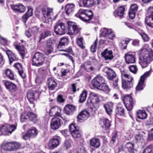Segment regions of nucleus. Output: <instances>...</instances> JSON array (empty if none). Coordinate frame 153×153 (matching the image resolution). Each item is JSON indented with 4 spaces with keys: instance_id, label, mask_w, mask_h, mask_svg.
Returning <instances> with one entry per match:
<instances>
[{
    "instance_id": "obj_47",
    "label": "nucleus",
    "mask_w": 153,
    "mask_h": 153,
    "mask_svg": "<svg viewBox=\"0 0 153 153\" xmlns=\"http://www.w3.org/2000/svg\"><path fill=\"white\" fill-rule=\"evenodd\" d=\"M87 96V92L85 90L83 91L79 96V102L82 103L84 102Z\"/></svg>"
},
{
    "instance_id": "obj_6",
    "label": "nucleus",
    "mask_w": 153,
    "mask_h": 153,
    "mask_svg": "<svg viewBox=\"0 0 153 153\" xmlns=\"http://www.w3.org/2000/svg\"><path fill=\"white\" fill-rule=\"evenodd\" d=\"M42 11L44 18L43 19L44 22L45 23H48L49 22L55 20L57 17V15L53 16L52 9L43 7Z\"/></svg>"
},
{
    "instance_id": "obj_52",
    "label": "nucleus",
    "mask_w": 153,
    "mask_h": 153,
    "mask_svg": "<svg viewBox=\"0 0 153 153\" xmlns=\"http://www.w3.org/2000/svg\"><path fill=\"white\" fill-rule=\"evenodd\" d=\"M83 39L81 37L79 36L77 39L76 42L79 46L82 49L85 48V46L83 45Z\"/></svg>"
},
{
    "instance_id": "obj_19",
    "label": "nucleus",
    "mask_w": 153,
    "mask_h": 153,
    "mask_svg": "<svg viewBox=\"0 0 153 153\" xmlns=\"http://www.w3.org/2000/svg\"><path fill=\"white\" fill-rule=\"evenodd\" d=\"M90 113L87 110H84L81 111L79 114L77 119L79 121L82 122L87 119L90 116Z\"/></svg>"
},
{
    "instance_id": "obj_51",
    "label": "nucleus",
    "mask_w": 153,
    "mask_h": 153,
    "mask_svg": "<svg viewBox=\"0 0 153 153\" xmlns=\"http://www.w3.org/2000/svg\"><path fill=\"white\" fill-rule=\"evenodd\" d=\"M17 124L15 125H9L7 124V128L8 130V132L11 133L12 132L14 131L16 128Z\"/></svg>"
},
{
    "instance_id": "obj_18",
    "label": "nucleus",
    "mask_w": 153,
    "mask_h": 153,
    "mask_svg": "<svg viewBox=\"0 0 153 153\" xmlns=\"http://www.w3.org/2000/svg\"><path fill=\"white\" fill-rule=\"evenodd\" d=\"M38 134V131L35 128L30 129L23 136V138L26 140L30 138H34Z\"/></svg>"
},
{
    "instance_id": "obj_17",
    "label": "nucleus",
    "mask_w": 153,
    "mask_h": 153,
    "mask_svg": "<svg viewBox=\"0 0 153 153\" xmlns=\"http://www.w3.org/2000/svg\"><path fill=\"white\" fill-rule=\"evenodd\" d=\"M103 71L106 74L107 78L110 80H113L116 77V74L114 71L108 67H105Z\"/></svg>"
},
{
    "instance_id": "obj_48",
    "label": "nucleus",
    "mask_w": 153,
    "mask_h": 153,
    "mask_svg": "<svg viewBox=\"0 0 153 153\" xmlns=\"http://www.w3.org/2000/svg\"><path fill=\"white\" fill-rule=\"evenodd\" d=\"M51 35V32L50 30H47L45 31L44 33H42L39 36V41L43 39L50 36Z\"/></svg>"
},
{
    "instance_id": "obj_31",
    "label": "nucleus",
    "mask_w": 153,
    "mask_h": 153,
    "mask_svg": "<svg viewBox=\"0 0 153 153\" xmlns=\"http://www.w3.org/2000/svg\"><path fill=\"white\" fill-rule=\"evenodd\" d=\"M4 74L8 78L11 80H15L16 78V76L13 71L10 69L7 68L4 70Z\"/></svg>"
},
{
    "instance_id": "obj_38",
    "label": "nucleus",
    "mask_w": 153,
    "mask_h": 153,
    "mask_svg": "<svg viewBox=\"0 0 153 153\" xmlns=\"http://www.w3.org/2000/svg\"><path fill=\"white\" fill-rule=\"evenodd\" d=\"M116 113L117 115L124 116L125 113L123 107L120 105H118L116 109Z\"/></svg>"
},
{
    "instance_id": "obj_62",
    "label": "nucleus",
    "mask_w": 153,
    "mask_h": 153,
    "mask_svg": "<svg viewBox=\"0 0 153 153\" xmlns=\"http://www.w3.org/2000/svg\"><path fill=\"white\" fill-rule=\"evenodd\" d=\"M71 146L70 141L68 140H65L64 142L63 146L65 147L66 149H67L71 147Z\"/></svg>"
},
{
    "instance_id": "obj_44",
    "label": "nucleus",
    "mask_w": 153,
    "mask_h": 153,
    "mask_svg": "<svg viewBox=\"0 0 153 153\" xmlns=\"http://www.w3.org/2000/svg\"><path fill=\"white\" fill-rule=\"evenodd\" d=\"M27 117H28V120L33 121L34 123H35L37 120V115L31 112H27Z\"/></svg>"
},
{
    "instance_id": "obj_32",
    "label": "nucleus",
    "mask_w": 153,
    "mask_h": 153,
    "mask_svg": "<svg viewBox=\"0 0 153 153\" xmlns=\"http://www.w3.org/2000/svg\"><path fill=\"white\" fill-rule=\"evenodd\" d=\"M125 10V8L123 7L120 6L114 12V14L115 17L118 16L121 19L124 15Z\"/></svg>"
},
{
    "instance_id": "obj_24",
    "label": "nucleus",
    "mask_w": 153,
    "mask_h": 153,
    "mask_svg": "<svg viewBox=\"0 0 153 153\" xmlns=\"http://www.w3.org/2000/svg\"><path fill=\"white\" fill-rule=\"evenodd\" d=\"M48 88L51 91L54 90L57 86L56 80L51 78H48L47 80Z\"/></svg>"
},
{
    "instance_id": "obj_50",
    "label": "nucleus",
    "mask_w": 153,
    "mask_h": 153,
    "mask_svg": "<svg viewBox=\"0 0 153 153\" xmlns=\"http://www.w3.org/2000/svg\"><path fill=\"white\" fill-rule=\"evenodd\" d=\"M102 122L105 130L108 129L111 126V122L108 119L106 118L103 119Z\"/></svg>"
},
{
    "instance_id": "obj_34",
    "label": "nucleus",
    "mask_w": 153,
    "mask_h": 153,
    "mask_svg": "<svg viewBox=\"0 0 153 153\" xmlns=\"http://www.w3.org/2000/svg\"><path fill=\"white\" fill-rule=\"evenodd\" d=\"M114 104L111 102H109L105 104L104 107L106 113L109 116H111L113 111V108Z\"/></svg>"
},
{
    "instance_id": "obj_41",
    "label": "nucleus",
    "mask_w": 153,
    "mask_h": 153,
    "mask_svg": "<svg viewBox=\"0 0 153 153\" xmlns=\"http://www.w3.org/2000/svg\"><path fill=\"white\" fill-rule=\"evenodd\" d=\"M134 144L133 143L128 142L125 145L126 148L130 153H134L136 150L134 149Z\"/></svg>"
},
{
    "instance_id": "obj_12",
    "label": "nucleus",
    "mask_w": 153,
    "mask_h": 153,
    "mask_svg": "<svg viewBox=\"0 0 153 153\" xmlns=\"http://www.w3.org/2000/svg\"><path fill=\"white\" fill-rule=\"evenodd\" d=\"M68 25V33L70 35H76L80 31V28L74 22L69 21L67 22Z\"/></svg>"
},
{
    "instance_id": "obj_33",
    "label": "nucleus",
    "mask_w": 153,
    "mask_h": 153,
    "mask_svg": "<svg viewBox=\"0 0 153 153\" xmlns=\"http://www.w3.org/2000/svg\"><path fill=\"white\" fill-rule=\"evenodd\" d=\"M15 48L17 50L20 55L23 58L25 54L27 53V50L25 46H24L16 45Z\"/></svg>"
},
{
    "instance_id": "obj_2",
    "label": "nucleus",
    "mask_w": 153,
    "mask_h": 153,
    "mask_svg": "<svg viewBox=\"0 0 153 153\" xmlns=\"http://www.w3.org/2000/svg\"><path fill=\"white\" fill-rule=\"evenodd\" d=\"M91 84L94 87L104 91L107 94L110 91V88L105 83V80L102 76H98L95 77L92 80Z\"/></svg>"
},
{
    "instance_id": "obj_57",
    "label": "nucleus",
    "mask_w": 153,
    "mask_h": 153,
    "mask_svg": "<svg viewBox=\"0 0 153 153\" xmlns=\"http://www.w3.org/2000/svg\"><path fill=\"white\" fill-rule=\"evenodd\" d=\"M142 153H153V148L151 146H148L144 150Z\"/></svg>"
},
{
    "instance_id": "obj_7",
    "label": "nucleus",
    "mask_w": 153,
    "mask_h": 153,
    "mask_svg": "<svg viewBox=\"0 0 153 153\" xmlns=\"http://www.w3.org/2000/svg\"><path fill=\"white\" fill-rule=\"evenodd\" d=\"M121 99L126 109L129 111L130 116L132 118V115L131 111L133 107L134 102L132 98L129 95H126L122 97Z\"/></svg>"
},
{
    "instance_id": "obj_61",
    "label": "nucleus",
    "mask_w": 153,
    "mask_h": 153,
    "mask_svg": "<svg viewBox=\"0 0 153 153\" xmlns=\"http://www.w3.org/2000/svg\"><path fill=\"white\" fill-rule=\"evenodd\" d=\"M129 69L131 72L135 74L137 70V66L135 65H132L129 67Z\"/></svg>"
},
{
    "instance_id": "obj_45",
    "label": "nucleus",
    "mask_w": 153,
    "mask_h": 153,
    "mask_svg": "<svg viewBox=\"0 0 153 153\" xmlns=\"http://www.w3.org/2000/svg\"><path fill=\"white\" fill-rule=\"evenodd\" d=\"M7 126V124H4L1 126L0 125V136L7 134L8 131Z\"/></svg>"
},
{
    "instance_id": "obj_9",
    "label": "nucleus",
    "mask_w": 153,
    "mask_h": 153,
    "mask_svg": "<svg viewBox=\"0 0 153 153\" xmlns=\"http://www.w3.org/2000/svg\"><path fill=\"white\" fill-rule=\"evenodd\" d=\"M99 95L95 93H91L87 103L91 106H93L94 108L97 109L99 105Z\"/></svg>"
},
{
    "instance_id": "obj_29",
    "label": "nucleus",
    "mask_w": 153,
    "mask_h": 153,
    "mask_svg": "<svg viewBox=\"0 0 153 153\" xmlns=\"http://www.w3.org/2000/svg\"><path fill=\"white\" fill-rule=\"evenodd\" d=\"M111 51H108L107 49H106L104 51L102 52L101 55L105 60H111L114 57Z\"/></svg>"
},
{
    "instance_id": "obj_58",
    "label": "nucleus",
    "mask_w": 153,
    "mask_h": 153,
    "mask_svg": "<svg viewBox=\"0 0 153 153\" xmlns=\"http://www.w3.org/2000/svg\"><path fill=\"white\" fill-rule=\"evenodd\" d=\"M138 9L137 5L136 4H134L131 5L129 11L135 12L136 13Z\"/></svg>"
},
{
    "instance_id": "obj_60",
    "label": "nucleus",
    "mask_w": 153,
    "mask_h": 153,
    "mask_svg": "<svg viewBox=\"0 0 153 153\" xmlns=\"http://www.w3.org/2000/svg\"><path fill=\"white\" fill-rule=\"evenodd\" d=\"M98 5V7L101 9H104L106 7V4L105 2L104 1H100L99 4H97Z\"/></svg>"
},
{
    "instance_id": "obj_28",
    "label": "nucleus",
    "mask_w": 153,
    "mask_h": 153,
    "mask_svg": "<svg viewBox=\"0 0 153 153\" xmlns=\"http://www.w3.org/2000/svg\"><path fill=\"white\" fill-rule=\"evenodd\" d=\"M4 84L6 88L10 92H14L17 89V86L14 83L11 82L6 81Z\"/></svg>"
},
{
    "instance_id": "obj_56",
    "label": "nucleus",
    "mask_w": 153,
    "mask_h": 153,
    "mask_svg": "<svg viewBox=\"0 0 153 153\" xmlns=\"http://www.w3.org/2000/svg\"><path fill=\"white\" fill-rule=\"evenodd\" d=\"M45 79L44 77L42 76H37L35 79L36 83L37 84L41 83Z\"/></svg>"
},
{
    "instance_id": "obj_13",
    "label": "nucleus",
    "mask_w": 153,
    "mask_h": 153,
    "mask_svg": "<svg viewBox=\"0 0 153 153\" xmlns=\"http://www.w3.org/2000/svg\"><path fill=\"white\" fill-rule=\"evenodd\" d=\"M148 13L149 16L146 17L145 22L148 26L152 28L153 30V7H149Z\"/></svg>"
},
{
    "instance_id": "obj_20",
    "label": "nucleus",
    "mask_w": 153,
    "mask_h": 153,
    "mask_svg": "<svg viewBox=\"0 0 153 153\" xmlns=\"http://www.w3.org/2000/svg\"><path fill=\"white\" fill-rule=\"evenodd\" d=\"M61 109L57 106L52 107L50 110L49 114L51 116L60 117L61 115Z\"/></svg>"
},
{
    "instance_id": "obj_59",
    "label": "nucleus",
    "mask_w": 153,
    "mask_h": 153,
    "mask_svg": "<svg viewBox=\"0 0 153 153\" xmlns=\"http://www.w3.org/2000/svg\"><path fill=\"white\" fill-rule=\"evenodd\" d=\"M27 114L24 113L21 114L20 117L21 121L22 122H23L25 121L27 119H28V117H27Z\"/></svg>"
},
{
    "instance_id": "obj_30",
    "label": "nucleus",
    "mask_w": 153,
    "mask_h": 153,
    "mask_svg": "<svg viewBox=\"0 0 153 153\" xmlns=\"http://www.w3.org/2000/svg\"><path fill=\"white\" fill-rule=\"evenodd\" d=\"M1 150H3L6 151H13V143L8 142L6 143H4L1 146Z\"/></svg>"
},
{
    "instance_id": "obj_40",
    "label": "nucleus",
    "mask_w": 153,
    "mask_h": 153,
    "mask_svg": "<svg viewBox=\"0 0 153 153\" xmlns=\"http://www.w3.org/2000/svg\"><path fill=\"white\" fill-rule=\"evenodd\" d=\"M91 145L95 148H98L100 146V140L97 138H93L90 141Z\"/></svg>"
},
{
    "instance_id": "obj_14",
    "label": "nucleus",
    "mask_w": 153,
    "mask_h": 153,
    "mask_svg": "<svg viewBox=\"0 0 153 153\" xmlns=\"http://www.w3.org/2000/svg\"><path fill=\"white\" fill-rule=\"evenodd\" d=\"M61 141V138L59 136H55L50 140L48 146L50 149H54L59 145Z\"/></svg>"
},
{
    "instance_id": "obj_3",
    "label": "nucleus",
    "mask_w": 153,
    "mask_h": 153,
    "mask_svg": "<svg viewBox=\"0 0 153 153\" xmlns=\"http://www.w3.org/2000/svg\"><path fill=\"white\" fill-rule=\"evenodd\" d=\"M122 87L123 89H129L133 86V78L126 70L121 71Z\"/></svg>"
},
{
    "instance_id": "obj_21",
    "label": "nucleus",
    "mask_w": 153,
    "mask_h": 153,
    "mask_svg": "<svg viewBox=\"0 0 153 153\" xmlns=\"http://www.w3.org/2000/svg\"><path fill=\"white\" fill-rule=\"evenodd\" d=\"M11 8L15 12H19L20 13H23L26 10L25 6L21 3H19L15 5H12Z\"/></svg>"
},
{
    "instance_id": "obj_22",
    "label": "nucleus",
    "mask_w": 153,
    "mask_h": 153,
    "mask_svg": "<svg viewBox=\"0 0 153 153\" xmlns=\"http://www.w3.org/2000/svg\"><path fill=\"white\" fill-rule=\"evenodd\" d=\"M64 111L65 114L68 115L72 114L76 111V107L72 104H68L64 108Z\"/></svg>"
},
{
    "instance_id": "obj_54",
    "label": "nucleus",
    "mask_w": 153,
    "mask_h": 153,
    "mask_svg": "<svg viewBox=\"0 0 153 153\" xmlns=\"http://www.w3.org/2000/svg\"><path fill=\"white\" fill-rule=\"evenodd\" d=\"M117 137V133L115 132L112 135L111 139L110 141L109 145L110 146H113L114 145V144L115 141H116V139Z\"/></svg>"
},
{
    "instance_id": "obj_27",
    "label": "nucleus",
    "mask_w": 153,
    "mask_h": 153,
    "mask_svg": "<svg viewBox=\"0 0 153 153\" xmlns=\"http://www.w3.org/2000/svg\"><path fill=\"white\" fill-rule=\"evenodd\" d=\"M6 53L8 57L10 64H11L13 61H16L18 58L16 55L9 50L6 51Z\"/></svg>"
},
{
    "instance_id": "obj_39",
    "label": "nucleus",
    "mask_w": 153,
    "mask_h": 153,
    "mask_svg": "<svg viewBox=\"0 0 153 153\" xmlns=\"http://www.w3.org/2000/svg\"><path fill=\"white\" fill-rule=\"evenodd\" d=\"M10 119H15L17 117V110L13 108H11L8 111Z\"/></svg>"
},
{
    "instance_id": "obj_36",
    "label": "nucleus",
    "mask_w": 153,
    "mask_h": 153,
    "mask_svg": "<svg viewBox=\"0 0 153 153\" xmlns=\"http://www.w3.org/2000/svg\"><path fill=\"white\" fill-rule=\"evenodd\" d=\"M74 4H68L65 7V10L66 14L69 15L72 13L74 10Z\"/></svg>"
},
{
    "instance_id": "obj_63",
    "label": "nucleus",
    "mask_w": 153,
    "mask_h": 153,
    "mask_svg": "<svg viewBox=\"0 0 153 153\" xmlns=\"http://www.w3.org/2000/svg\"><path fill=\"white\" fill-rule=\"evenodd\" d=\"M25 36L28 38H30L32 36L33 34H32L30 28L28 30H25Z\"/></svg>"
},
{
    "instance_id": "obj_55",
    "label": "nucleus",
    "mask_w": 153,
    "mask_h": 153,
    "mask_svg": "<svg viewBox=\"0 0 153 153\" xmlns=\"http://www.w3.org/2000/svg\"><path fill=\"white\" fill-rule=\"evenodd\" d=\"M97 39L95 40L94 43L91 45L90 48V50L91 52H95L97 50Z\"/></svg>"
},
{
    "instance_id": "obj_42",
    "label": "nucleus",
    "mask_w": 153,
    "mask_h": 153,
    "mask_svg": "<svg viewBox=\"0 0 153 153\" xmlns=\"http://www.w3.org/2000/svg\"><path fill=\"white\" fill-rule=\"evenodd\" d=\"M130 39H127L126 40H122L119 44V46L122 50H125L126 49L127 45L129 42Z\"/></svg>"
},
{
    "instance_id": "obj_37",
    "label": "nucleus",
    "mask_w": 153,
    "mask_h": 153,
    "mask_svg": "<svg viewBox=\"0 0 153 153\" xmlns=\"http://www.w3.org/2000/svg\"><path fill=\"white\" fill-rule=\"evenodd\" d=\"M136 116L138 118L143 120L146 118L147 114L145 110H140L137 112Z\"/></svg>"
},
{
    "instance_id": "obj_64",
    "label": "nucleus",
    "mask_w": 153,
    "mask_h": 153,
    "mask_svg": "<svg viewBox=\"0 0 153 153\" xmlns=\"http://www.w3.org/2000/svg\"><path fill=\"white\" fill-rule=\"evenodd\" d=\"M132 45L135 46H140V40L137 39H133L132 41Z\"/></svg>"
},
{
    "instance_id": "obj_16",
    "label": "nucleus",
    "mask_w": 153,
    "mask_h": 153,
    "mask_svg": "<svg viewBox=\"0 0 153 153\" xmlns=\"http://www.w3.org/2000/svg\"><path fill=\"white\" fill-rule=\"evenodd\" d=\"M62 123L60 119L57 117H53L51 120V128L53 130H56L61 126Z\"/></svg>"
},
{
    "instance_id": "obj_4",
    "label": "nucleus",
    "mask_w": 153,
    "mask_h": 153,
    "mask_svg": "<svg viewBox=\"0 0 153 153\" xmlns=\"http://www.w3.org/2000/svg\"><path fill=\"white\" fill-rule=\"evenodd\" d=\"M100 37H104L106 39L105 40H100L99 43L100 44L101 42H105V41L108 42H109V39L113 40L115 37V33L112 31V29L103 28L101 29L100 30Z\"/></svg>"
},
{
    "instance_id": "obj_8",
    "label": "nucleus",
    "mask_w": 153,
    "mask_h": 153,
    "mask_svg": "<svg viewBox=\"0 0 153 153\" xmlns=\"http://www.w3.org/2000/svg\"><path fill=\"white\" fill-rule=\"evenodd\" d=\"M45 59L43 54L39 52H36L33 57L32 65L37 67L41 66L44 63Z\"/></svg>"
},
{
    "instance_id": "obj_5",
    "label": "nucleus",
    "mask_w": 153,
    "mask_h": 153,
    "mask_svg": "<svg viewBox=\"0 0 153 153\" xmlns=\"http://www.w3.org/2000/svg\"><path fill=\"white\" fill-rule=\"evenodd\" d=\"M93 15L92 11L81 9L75 14V16L84 22H87L92 19Z\"/></svg>"
},
{
    "instance_id": "obj_1",
    "label": "nucleus",
    "mask_w": 153,
    "mask_h": 153,
    "mask_svg": "<svg viewBox=\"0 0 153 153\" xmlns=\"http://www.w3.org/2000/svg\"><path fill=\"white\" fill-rule=\"evenodd\" d=\"M145 44L138 52L139 55L138 63L143 68L146 67L153 60V51Z\"/></svg>"
},
{
    "instance_id": "obj_43",
    "label": "nucleus",
    "mask_w": 153,
    "mask_h": 153,
    "mask_svg": "<svg viewBox=\"0 0 153 153\" xmlns=\"http://www.w3.org/2000/svg\"><path fill=\"white\" fill-rule=\"evenodd\" d=\"M82 3L83 7H91L95 4L94 0H83Z\"/></svg>"
},
{
    "instance_id": "obj_46",
    "label": "nucleus",
    "mask_w": 153,
    "mask_h": 153,
    "mask_svg": "<svg viewBox=\"0 0 153 153\" xmlns=\"http://www.w3.org/2000/svg\"><path fill=\"white\" fill-rule=\"evenodd\" d=\"M27 97L30 103H33L35 98L34 93L32 92L31 91H28L27 94Z\"/></svg>"
},
{
    "instance_id": "obj_49",
    "label": "nucleus",
    "mask_w": 153,
    "mask_h": 153,
    "mask_svg": "<svg viewBox=\"0 0 153 153\" xmlns=\"http://www.w3.org/2000/svg\"><path fill=\"white\" fill-rule=\"evenodd\" d=\"M52 43L51 42H48L47 45V47L45 50V54L46 55H48L53 51V48L52 46Z\"/></svg>"
},
{
    "instance_id": "obj_10",
    "label": "nucleus",
    "mask_w": 153,
    "mask_h": 153,
    "mask_svg": "<svg viewBox=\"0 0 153 153\" xmlns=\"http://www.w3.org/2000/svg\"><path fill=\"white\" fill-rule=\"evenodd\" d=\"M152 73L151 70H149L144 73V74L140 77L138 84L136 88L137 91H139L143 89L145 87L144 82L147 77L149 76Z\"/></svg>"
},
{
    "instance_id": "obj_26",
    "label": "nucleus",
    "mask_w": 153,
    "mask_h": 153,
    "mask_svg": "<svg viewBox=\"0 0 153 153\" xmlns=\"http://www.w3.org/2000/svg\"><path fill=\"white\" fill-rule=\"evenodd\" d=\"M135 57L134 53H127L125 54V58L126 63L128 64L134 63L135 61Z\"/></svg>"
},
{
    "instance_id": "obj_53",
    "label": "nucleus",
    "mask_w": 153,
    "mask_h": 153,
    "mask_svg": "<svg viewBox=\"0 0 153 153\" xmlns=\"http://www.w3.org/2000/svg\"><path fill=\"white\" fill-rule=\"evenodd\" d=\"M32 34L34 36L36 35L39 32L40 28L36 26L30 28Z\"/></svg>"
},
{
    "instance_id": "obj_35",
    "label": "nucleus",
    "mask_w": 153,
    "mask_h": 153,
    "mask_svg": "<svg viewBox=\"0 0 153 153\" xmlns=\"http://www.w3.org/2000/svg\"><path fill=\"white\" fill-rule=\"evenodd\" d=\"M68 43V40L67 38L63 37L62 38L57 47L58 50L61 49L60 48H63L65 45H67Z\"/></svg>"
},
{
    "instance_id": "obj_11",
    "label": "nucleus",
    "mask_w": 153,
    "mask_h": 153,
    "mask_svg": "<svg viewBox=\"0 0 153 153\" xmlns=\"http://www.w3.org/2000/svg\"><path fill=\"white\" fill-rule=\"evenodd\" d=\"M66 27L65 24L62 22H57L54 27V30L56 34L62 35L65 33Z\"/></svg>"
},
{
    "instance_id": "obj_25",
    "label": "nucleus",
    "mask_w": 153,
    "mask_h": 153,
    "mask_svg": "<svg viewBox=\"0 0 153 153\" xmlns=\"http://www.w3.org/2000/svg\"><path fill=\"white\" fill-rule=\"evenodd\" d=\"M14 66L17 70L20 76L23 79L25 78L26 75L24 72L23 68L21 64L19 63H16L14 64Z\"/></svg>"
},
{
    "instance_id": "obj_15",
    "label": "nucleus",
    "mask_w": 153,
    "mask_h": 153,
    "mask_svg": "<svg viewBox=\"0 0 153 153\" xmlns=\"http://www.w3.org/2000/svg\"><path fill=\"white\" fill-rule=\"evenodd\" d=\"M69 131L74 138H78L81 136L80 131L77 129L74 124H71L69 125Z\"/></svg>"
},
{
    "instance_id": "obj_23",
    "label": "nucleus",
    "mask_w": 153,
    "mask_h": 153,
    "mask_svg": "<svg viewBox=\"0 0 153 153\" xmlns=\"http://www.w3.org/2000/svg\"><path fill=\"white\" fill-rule=\"evenodd\" d=\"M81 69H84L87 72H93L95 71L96 68L91 65L89 62H87L81 66Z\"/></svg>"
}]
</instances>
